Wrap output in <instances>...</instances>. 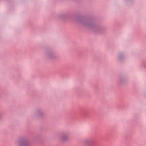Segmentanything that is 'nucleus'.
Segmentation results:
<instances>
[{
    "label": "nucleus",
    "mask_w": 146,
    "mask_h": 146,
    "mask_svg": "<svg viewBox=\"0 0 146 146\" xmlns=\"http://www.w3.org/2000/svg\"><path fill=\"white\" fill-rule=\"evenodd\" d=\"M121 54H119L118 55V57L119 59H120L121 58Z\"/></svg>",
    "instance_id": "6"
},
{
    "label": "nucleus",
    "mask_w": 146,
    "mask_h": 146,
    "mask_svg": "<svg viewBox=\"0 0 146 146\" xmlns=\"http://www.w3.org/2000/svg\"><path fill=\"white\" fill-rule=\"evenodd\" d=\"M81 23L83 25L88 27H90L91 25V23L88 21H82Z\"/></svg>",
    "instance_id": "4"
},
{
    "label": "nucleus",
    "mask_w": 146,
    "mask_h": 146,
    "mask_svg": "<svg viewBox=\"0 0 146 146\" xmlns=\"http://www.w3.org/2000/svg\"><path fill=\"white\" fill-rule=\"evenodd\" d=\"M47 55L49 57L51 58L52 57V56L53 55V54L52 53H48L47 54Z\"/></svg>",
    "instance_id": "5"
},
{
    "label": "nucleus",
    "mask_w": 146,
    "mask_h": 146,
    "mask_svg": "<svg viewBox=\"0 0 146 146\" xmlns=\"http://www.w3.org/2000/svg\"><path fill=\"white\" fill-rule=\"evenodd\" d=\"M17 146H29L27 143L24 142L19 141L17 144Z\"/></svg>",
    "instance_id": "3"
},
{
    "label": "nucleus",
    "mask_w": 146,
    "mask_h": 146,
    "mask_svg": "<svg viewBox=\"0 0 146 146\" xmlns=\"http://www.w3.org/2000/svg\"><path fill=\"white\" fill-rule=\"evenodd\" d=\"M1 118V115L0 114V119Z\"/></svg>",
    "instance_id": "7"
},
{
    "label": "nucleus",
    "mask_w": 146,
    "mask_h": 146,
    "mask_svg": "<svg viewBox=\"0 0 146 146\" xmlns=\"http://www.w3.org/2000/svg\"><path fill=\"white\" fill-rule=\"evenodd\" d=\"M35 115L37 117L42 116L44 114L43 111L41 110H38L35 112Z\"/></svg>",
    "instance_id": "2"
},
{
    "label": "nucleus",
    "mask_w": 146,
    "mask_h": 146,
    "mask_svg": "<svg viewBox=\"0 0 146 146\" xmlns=\"http://www.w3.org/2000/svg\"><path fill=\"white\" fill-rule=\"evenodd\" d=\"M59 138L62 141H64L68 139V136L66 133H62L60 135Z\"/></svg>",
    "instance_id": "1"
}]
</instances>
